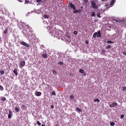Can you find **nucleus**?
<instances>
[{
	"mask_svg": "<svg viewBox=\"0 0 126 126\" xmlns=\"http://www.w3.org/2000/svg\"><path fill=\"white\" fill-rule=\"evenodd\" d=\"M123 54L125 55H126V52H123Z\"/></svg>",
	"mask_w": 126,
	"mask_h": 126,
	"instance_id": "41",
	"label": "nucleus"
},
{
	"mask_svg": "<svg viewBox=\"0 0 126 126\" xmlns=\"http://www.w3.org/2000/svg\"><path fill=\"white\" fill-rule=\"evenodd\" d=\"M105 50H102V52H103L104 53L105 52Z\"/></svg>",
	"mask_w": 126,
	"mask_h": 126,
	"instance_id": "44",
	"label": "nucleus"
},
{
	"mask_svg": "<svg viewBox=\"0 0 126 126\" xmlns=\"http://www.w3.org/2000/svg\"><path fill=\"white\" fill-rule=\"evenodd\" d=\"M113 20L115 21L116 22H119V23H120V24H121V22H120V21H119V20H117L116 19H113ZM120 21H121L120 20Z\"/></svg>",
	"mask_w": 126,
	"mask_h": 126,
	"instance_id": "19",
	"label": "nucleus"
},
{
	"mask_svg": "<svg viewBox=\"0 0 126 126\" xmlns=\"http://www.w3.org/2000/svg\"><path fill=\"white\" fill-rule=\"evenodd\" d=\"M49 15H44V17L46 18H48L49 17Z\"/></svg>",
	"mask_w": 126,
	"mask_h": 126,
	"instance_id": "16",
	"label": "nucleus"
},
{
	"mask_svg": "<svg viewBox=\"0 0 126 126\" xmlns=\"http://www.w3.org/2000/svg\"><path fill=\"white\" fill-rule=\"evenodd\" d=\"M109 28H111L110 26V27H109Z\"/></svg>",
	"mask_w": 126,
	"mask_h": 126,
	"instance_id": "49",
	"label": "nucleus"
},
{
	"mask_svg": "<svg viewBox=\"0 0 126 126\" xmlns=\"http://www.w3.org/2000/svg\"><path fill=\"white\" fill-rule=\"evenodd\" d=\"M101 0L102 1H104L105 0Z\"/></svg>",
	"mask_w": 126,
	"mask_h": 126,
	"instance_id": "47",
	"label": "nucleus"
},
{
	"mask_svg": "<svg viewBox=\"0 0 126 126\" xmlns=\"http://www.w3.org/2000/svg\"><path fill=\"white\" fill-rule=\"evenodd\" d=\"M74 10L73 11V13H78L80 12H81V11L80 10Z\"/></svg>",
	"mask_w": 126,
	"mask_h": 126,
	"instance_id": "10",
	"label": "nucleus"
},
{
	"mask_svg": "<svg viewBox=\"0 0 126 126\" xmlns=\"http://www.w3.org/2000/svg\"><path fill=\"white\" fill-rule=\"evenodd\" d=\"M42 0H36V2L38 3H39L42 1Z\"/></svg>",
	"mask_w": 126,
	"mask_h": 126,
	"instance_id": "38",
	"label": "nucleus"
},
{
	"mask_svg": "<svg viewBox=\"0 0 126 126\" xmlns=\"http://www.w3.org/2000/svg\"><path fill=\"white\" fill-rule=\"evenodd\" d=\"M37 123L38 125L40 126L41 125V123L39 121H37Z\"/></svg>",
	"mask_w": 126,
	"mask_h": 126,
	"instance_id": "32",
	"label": "nucleus"
},
{
	"mask_svg": "<svg viewBox=\"0 0 126 126\" xmlns=\"http://www.w3.org/2000/svg\"><path fill=\"white\" fill-rule=\"evenodd\" d=\"M110 124L111 126H114L115 125V123L113 122H111Z\"/></svg>",
	"mask_w": 126,
	"mask_h": 126,
	"instance_id": "17",
	"label": "nucleus"
},
{
	"mask_svg": "<svg viewBox=\"0 0 126 126\" xmlns=\"http://www.w3.org/2000/svg\"><path fill=\"white\" fill-rule=\"evenodd\" d=\"M52 95H55L56 94L55 92L54 91H53L52 92Z\"/></svg>",
	"mask_w": 126,
	"mask_h": 126,
	"instance_id": "26",
	"label": "nucleus"
},
{
	"mask_svg": "<svg viewBox=\"0 0 126 126\" xmlns=\"http://www.w3.org/2000/svg\"><path fill=\"white\" fill-rule=\"evenodd\" d=\"M124 117V115L123 114H122L120 116V118L121 119L123 118Z\"/></svg>",
	"mask_w": 126,
	"mask_h": 126,
	"instance_id": "39",
	"label": "nucleus"
},
{
	"mask_svg": "<svg viewBox=\"0 0 126 126\" xmlns=\"http://www.w3.org/2000/svg\"><path fill=\"white\" fill-rule=\"evenodd\" d=\"M114 2V0H112L110 3V5H113V4Z\"/></svg>",
	"mask_w": 126,
	"mask_h": 126,
	"instance_id": "18",
	"label": "nucleus"
},
{
	"mask_svg": "<svg viewBox=\"0 0 126 126\" xmlns=\"http://www.w3.org/2000/svg\"><path fill=\"white\" fill-rule=\"evenodd\" d=\"M73 33L75 34L76 35L78 33L76 31H74Z\"/></svg>",
	"mask_w": 126,
	"mask_h": 126,
	"instance_id": "37",
	"label": "nucleus"
},
{
	"mask_svg": "<svg viewBox=\"0 0 126 126\" xmlns=\"http://www.w3.org/2000/svg\"><path fill=\"white\" fill-rule=\"evenodd\" d=\"M15 110L17 112H18L19 111V109L18 108L16 107L15 108Z\"/></svg>",
	"mask_w": 126,
	"mask_h": 126,
	"instance_id": "24",
	"label": "nucleus"
},
{
	"mask_svg": "<svg viewBox=\"0 0 126 126\" xmlns=\"http://www.w3.org/2000/svg\"><path fill=\"white\" fill-rule=\"evenodd\" d=\"M79 72L81 73H83L84 72V71L81 69H80L79 70Z\"/></svg>",
	"mask_w": 126,
	"mask_h": 126,
	"instance_id": "23",
	"label": "nucleus"
},
{
	"mask_svg": "<svg viewBox=\"0 0 126 126\" xmlns=\"http://www.w3.org/2000/svg\"><path fill=\"white\" fill-rule=\"evenodd\" d=\"M18 0L19 2H22V1L21 0Z\"/></svg>",
	"mask_w": 126,
	"mask_h": 126,
	"instance_id": "45",
	"label": "nucleus"
},
{
	"mask_svg": "<svg viewBox=\"0 0 126 126\" xmlns=\"http://www.w3.org/2000/svg\"><path fill=\"white\" fill-rule=\"evenodd\" d=\"M25 62L24 61H21L20 62L19 66L20 68L22 67L25 65Z\"/></svg>",
	"mask_w": 126,
	"mask_h": 126,
	"instance_id": "4",
	"label": "nucleus"
},
{
	"mask_svg": "<svg viewBox=\"0 0 126 126\" xmlns=\"http://www.w3.org/2000/svg\"><path fill=\"white\" fill-rule=\"evenodd\" d=\"M107 43H113V42L111 40H108L107 41Z\"/></svg>",
	"mask_w": 126,
	"mask_h": 126,
	"instance_id": "25",
	"label": "nucleus"
},
{
	"mask_svg": "<svg viewBox=\"0 0 126 126\" xmlns=\"http://www.w3.org/2000/svg\"><path fill=\"white\" fill-rule=\"evenodd\" d=\"M52 71L53 73L54 74H57V72L56 71L53 70Z\"/></svg>",
	"mask_w": 126,
	"mask_h": 126,
	"instance_id": "30",
	"label": "nucleus"
},
{
	"mask_svg": "<svg viewBox=\"0 0 126 126\" xmlns=\"http://www.w3.org/2000/svg\"><path fill=\"white\" fill-rule=\"evenodd\" d=\"M93 37L94 38H95L96 37H101V32L100 31H99L97 32H95L93 35Z\"/></svg>",
	"mask_w": 126,
	"mask_h": 126,
	"instance_id": "1",
	"label": "nucleus"
},
{
	"mask_svg": "<svg viewBox=\"0 0 126 126\" xmlns=\"http://www.w3.org/2000/svg\"><path fill=\"white\" fill-rule=\"evenodd\" d=\"M6 99L5 97H3L2 99V100L3 101H5Z\"/></svg>",
	"mask_w": 126,
	"mask_h": 126,
	"instance_id": "28",
	"label": "nucleus"
},
{
	"mask_svg": "<svg viewBox=\"0 0 126 126\" xmlns=\"http://www.w3.org/2000/svg\"><path fill=\"white\" fill-rule=\"evenodd\" d=\"M4 90L3 87L1 85H0V90L3 91Z\"/></svg>",
	"mask_w": 126,
	"mask_h": 126,
	"instance_id": "20",
	"label": "nucleus"
},
{
	"mask_svg": "<svg viewBox=\"0 0 126 126\" xmlns=\"http://www.w3.org/2000/svg\"><path fill=\"white\" fill-rule=\"evenodd\" d=\"M85 42L86 44H88V41L87 40H86Z\"/></svg>",
	"mask_w": 126,
	"mask_h": 126,
	"instance_id": "40",
	"label": "nucleus"
},
{
	"mask_svg": "<svg viewBox=\"0 0 126 126\" xmlns=\"http://www.w3.org/2000/svg\"><path fill=\"white\" fill-rule=\"evenodd\" d=\"M8 32L7 29H6L5 30V31L4 32V33L5 34H6Z\"/></svg>",
	"mask_w": 126,
	"mask_h": 126,
	"instance_id": "31",
	"label": "nucleus"
},
{
	"mask_svg": "<svg viewBox=\"0 0 126 126\" xmlns=\"http://www.w3.org/2000/svg\"><path fill=\"white\" fill-rule=\"evenodd\" d=\"M76 110L79 112H81L82 111V110L80 108H79L78 107L76 108Z\"/></svg>",
	"mask_w": 126,
	"mask_h": 126,
	"instance_id": "13",
	"label": "nucleus"
},
{
	"mask_svg": "<svg viewBox=\"0 0 126 126\" xmlns=\"http://www.w3.org/2000/svg\"><path fill=\"white\" fill-rule=\"evenodd\" d=\"M111 47V46L110 45H109L107 46H106V47L109 49Z\"/></svg>",
	"mask_w": 126,
	"mask_h": 126,
	"instance_id": "34",
	"label": "nucleus"
},
{
	"mask_svg": "<svg viewBox=\"0 0 126 126\" xmlns=\"http://www.w3.org/2000/svg\"><path fill=\"white\" fill-rule=\"evenodd\" d=\"M0 73L2 75L4 73V71L3 70H1L0 71Z\"/></svg>",
	"mask_w": 126,
	"mask_h": 126,
	"instance_id": "29",
	"label": "nucleus"
},
{
	"mask_svg": "<svg viewBox=\"0 0 126 126\" xmlns=\"http://www.w3.org/2000/svg\"><path fill=\"white\" fill-rule=\"evenodd\" d=\"M29 2H30L29 0H25L24 4H28V3H29Z\"/></svg>",
	"mask_w": 126,
	"mask_h": 126,
	"instance_id": "14",
	"label": "nucleus"
},
{
	"mask_svg": "<svg viewBox=\"0 0 126 126\" xmlns=\"http://www.w3.org/2000/svg\"><path fill=\"white\" fill-rule=\"evenodd\" d=\"M69 6L70 7L72 8L73 10H75L76 9V7L72 3H69Z\"/></svg>",
	"mask_w": 126,
	"mask_h": 126,
	"instance_id": "7",
	"label": "nucleus"
},
{
	"mask_svg": "<svg viewBox=\"0 0 126 126\" xmlns=\"http://www.w3.org/2000/svg\"><path fill=\"white\" fill-rule=\"evenodd\" d=\"M120 22L121 23V24H122V26H123L124 25V26H125L126 28V20H122V21H120Z\"/></svg>",
	"mask_w": 126,
	"mask_h": 126,
	"instance_id": "5",
	"label": "nucleus"
},
{
	"mask_svg": "<svg viewBox=\"0 0 126 126\" xmlns=\"http://www.w3.org/2000/svg\"><path fill=\"white\" fill-rule=\"evenodd\" d=\"M91 5L92 7L94 9H97L98 7L94 2L92 1L91 3Z\"/></svg>",
	"mask_w": 126,
	"mask_h": 126,
	"instance_id": "3",
	"label": "nucleus"
},
{
	"mask_svg": "<svg viewBox=\"0 0 126 126\" xmlns=\"http://www.w3.org/2000/svg\"><path fill=\"white\" fill-rule=\"evenodd\" d=\"M51 108L52 109H53L54 108V106L53 105H51Z\"/></svg>",
	"mask_w": 126,
	"mask_h": 126,
	"instance_id": "43",
	"label": "nucleus"
},
{
	"mask_svg": "<svg viewBox=\"0 0 126 126\" xmlns=\"http://www.w3.org/2000/svg\"><path fill=\"white\" fill-rule=\"evenodd\" d=\"M13 73L15 74L16 75H18V73L17 70L15 69L13 70Z\"/></svg>",
	"mask_w": 126,
	"mask_h": 126,
	"instance_id": "12",
	"label": "nucleus"
},
{
	"mask_svg": "<svg viewBox=\"0 0 126 126\" xmlns=\"http://www.w3.org/2000/svg\"><path fill=\"white\" fill-rule=\"evenodd\" d=\"M41 55L42 56V57L44 58H47V54H41Z\"/></svg>",
	"mask_w": 126,
	"mask_h": 126,
	"instance_id": "9",
	"label": "nucleus"
},
{
	"mask_svg": "<svg viewBox=\"0 0 126 126\" xmlns=\"http://www.w3.org/2000/svg\"><path fill=\"white\" fill-rule=\"evenodd\" d=\"M41 94V93L40 92H37L36 93V95L37 96H40Z\"/></svg>",
	"mask_w": 126,
	"mask_h": 126,
	"instance_id": "11",
	"label": "nucleus"
},
{
	"mask_svg": "<svg viewBox=\"0 0 126 126\" xmlns=\"http://www.w3.org/2000/svg\"><path fill=\"white\" fill-rule=\"evenodd\" d=\"M97 17L99 18H100L101 16H100V14L99 13H98L97 14Z\"/></svg>",
	"mask_w": 126,
	"mask_h": 126,
	"instance_id": "33",
	"label": "nucleus"
},
{
	"mask_svg": "<svg viewBox=\"0 0 126 126\" xmlns=\"http://www.w3.org/2000/svg\"><path fill=\"white\" fill-rule=\"evenodd\" d=\"M81 8H83V6H81Z\"/></svg>",
	"mask_w": 126,
	"mask_h": 126,
	"instance_id": "48",
	"label": "nucleus"
},
{
	"mask_svg": "<svg viewBox=\"0 0 126 126\" xmlns=\"http://www.w3.org/2000/svg\"><path fill=\"white\" fill-rule=\"evenodd\" d=\"M70 98L71 99H72L74 98V96L72 95H71L70 96Z\"/></svg>",
	"mask_w": 126,
	"mask_h": 126,
	"instance_id": "35",
	"label": "nucleus"
},
{
	"mask_svg": "<svg viewBox=\"0 0 126 126\" xmlns=\"http://www.w3.org/2000/svg\"><path fill=\"white\" fill-rule=\"evenodd\" d=\"M95 13L94 12H92V14L91 15V16H95Z\"/></svg>",
	"mask_w": 126,
	"mask_h": 126,
	"instance_id": "27",
	"label": "nucleus"
},
{
	"mask_svg": "<svg viewBox=\"0 0 126 126\" xmlns=\"http://www.w3.org/2000/svg\"><path fill=\"white\" fill-rule=\"evenodd\" d=\"M105 6H106V7L107 8V10H108V9L110 7V6H109V5H108L107 3L105 5Z\"/></svg>",
	"mask_w": 126,
	"mask_h": 126,
	"instance_id": "15",
	"label": "nucleus"
},
{
	"mask_svg": "<svg viewBox=\"0 0 126 126\" xmlns=\"http://www.w3.org/2000/svg\"><path fill=\"white\" fill-rule=\"evenodd\" d=\"M41 126H45V125L44 124H42Z\"/></svg>",
	"mask_w": 126,
	"mask_h": 126,
	"instance_id": "46",
	"label": "nucleus"
},
{
	"mask_svg": "<svg viewBox=\"0 0 126 126\" xmlns=\"http://www.w3.org/2000/svg\"><path fill=\"white\" fill-rule=\"evenodd\" d=\"M126 90V87H123V91H125Z\"/></svg>",
	"mask_w": 126,
	"mask_h": 126,
	"instance_id": "36",
	"label": "nucleus"
},
{
	"mask_svg": "<svg viewBox=\"0 0 126 126\" xmlns=\"http://www.w3.org/2000/svg\"><path fill=\"white\" fill-rule=\"evenodd\" d=\"M94 101L95 102H100L99 100L97 98H96L94 99Z\"/></svg>",
	"mask_w": 126,
	"mask_h": 126,
	"instance_id": "22",
	"label": "nucleus"
},
{
	"mask_svg": "<svg viewBox=\"0 0 126 126\" xmlns=\"http://www.w3.org/2000/svg\"><path fill=\"white\" fill-rule=\"evenodd\" d=\"M9 114L8 115V118L10 119L12 117V111L11 110H9Z\"/></svg>",
	"mask_w": 126,
	"mask_h": 126,
	"instance_id": "8",
	"label": "nucleus"
},
{
	"mask_svg": "<svg viewBox=\"0 0 126 126\" xmlns=\"http://www.w3.org/2000/svg\"><path fill=\"white\" fill-rule=\"evenodd\" d=\"M117 104L116 103H113L111 104L110 105V108L114 107L115 106H117Z\"/></svg>",
	"mask_w": 126,
	"mask_h": 126,
	"instance_id": "6",
	"label": "nucleus"
},
{
	"mask_svg": "<svg viewBox=\"0 0 126 126\" xmlns=\"http://www.w3.org/2000/svg\"><path fill=\"white\" fill-rule=\"evenodd\" d=\"M88 1V0H84V1L85 3H87Z\"/></svg>",
	"mask_w": 126,
	"mask_h": 126,
	"instance_id": "42",
	"label": "nucleus"
},
{
	"mask_svg": "<svg viewBox=\"0 0 126 126\" xmlns=\"http://www.w3.org/2000/svg\"><path fill=\"white\" fill-rule=\"evenodd\" d=\"M20 44L26 47L29 48L30 47V45L29 44H26L25 42L24 41H21L20 42Z\"/></svg>",
	"mask_w": 126,
	"mask_h": 126,
	"instance_id": "2",
	"label": "nucleus"
},
{
	"mask_svg": "<svg viewBox=\"0 0 126 126\" xmlns=\"http://www.w3.org/2000/svg\"><path fill=\"white\" fill-rule=\"evenodd\" d=\"M58 63L59 64H60L61 65H62L64 63L63 62L60 61L58 62Z\"/></svg>",
	"mask_w": 126,
	"mask_h": 126,
	"instance_id": "21",
	"label": "nucleus"
}]
</instances>
